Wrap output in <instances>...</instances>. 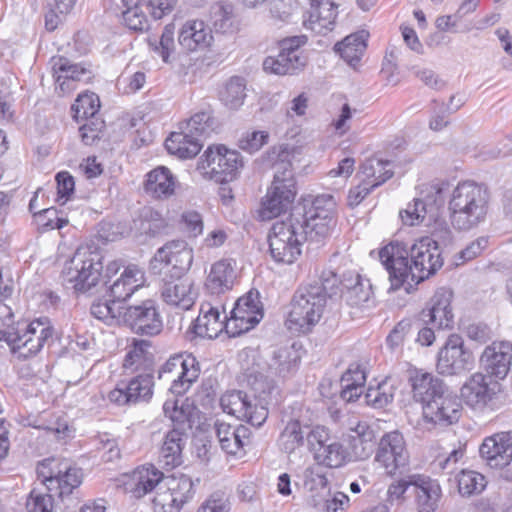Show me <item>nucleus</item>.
I'll return each instance as SVG.
<instances>
[{
    "instance_id": "nucleus-23",
    "label": "nucleus",
    "mask_w": 512,
    "mask_h": 512,
    "mask_svg": "<svg viewBox=\"0 0 512 512\" xmlns=\"http://www.w3.org/2000/svg\"><path fill=\"white\" fill-rule=\"evenodd\" d=\"M512 362V343L509 341H494L487 346L480 363L487 375L496 379H504L510 371Z\"/></svg>"
},
{
    "instance_id": "nucleus-24",
    "label": "nucleus",
    "mask_w": 512,
    "mask_h": 512,
    "mask_svg": "<svg viewBox=\"0 0 512 512\" xmlns=\"http://www.w3.org/2000/svg\"><path fill=\"white\" fill-rule=\"evenodd\" d=\"M408 381L413 399L420 403L422 408L450 389L439 377L418 369L410 372Z\"/></svg>"
},
{
    "instance_id": "nucleus-13",
    "label": "nucleus",
    "mask_w": 512,
    "mask_h": 512,
    "mask_svg": "<svg viewBox=\"0 0 512 512\" xmlns=\"http://www.w3.org/2000/svg\"><path fill=\"white\" fill-rule=\"evenodd\" d=\"M447 182L432 184L424 199H414L407 208L401 210L399 216L405 225H418L426 218H433L444 205L445 192L448 190Z\"/></svg>"
},
{
    "instance_id": "nucleus-18",
    "label": "nucleus",
    "mask_w": 512,
    "mask_h": 512,
    "mask_svg": "<svg viewBox=\"0 0 512 512\" xmlns=\"http://www.w3.org/2000/svg\"><path fill=\"white\" fill-rule=\"evenodd\" d=\"M153 386L152 373H141L131 378L127 384L117 385L109 392L108 399L120 406L148 402L153 396Z\"/></svg>"
},
{
    "instance_id": "nucleus-42",
    "label": "nucleus",
    "mask_w": 512,
    "mask_h": 512,
    "mask_svg": "<svg viewBox=\"0 0 512 512\" xmlns=\"http://www.w3.org/2000/svg\"><path fill=\"white\" fill-rule=\"evenodd\" d=\"M291 214H299L304 223H301L302 230L307 233L308 239L311 242H320L326 238L331 229L335 226V217H325L321 215H315V217H306L305 212L301 211V208L295 207Z\"/></svg>"
},
{
    "instance_id": "nucleus-2",
    "label": "nucleus",
    "mask_w": 512,
    "mask_h": 512,
    "mask_svg": "<svg viewBox=\"0 0 512 512\" xmlns=\"http://www.w3.org/2000/svg\"><path fill=\"white\" fill-rule=\"evenodd\" d=\"M274 169V178L262 201L260 214L270 220L285 212L296 195V181L292 170L293 151L289 145L273 147L268 154Z\"/></svg>"
},
{
    "instance_id": "nucleus-45",
    "label": "nucleus",
    "mask_w": 512,
    "mask_h": 512,
    "mask_svg": "<svg viewBox=\"0 0 512 512\" xmlns=\"http://www.w3.org/2000/svg\"><path fill=\"white\" fill-rule=\"evenodd\" d=\"M163 476V473L153 465L137 468L132 475L133 495L136 498H141L151 492L161 482Z\"/></svg>"
},
{
    "instance_id": "nucleus-9",
    "label": "nucleus",
    "mask_w": 512,
    "mask_h": 512,
    "mask_svg": "<svg viewBox=\"0 0 512 512\" xmlns=\"http://www.w3.org/2000/svg\"><path fill=\"white\" fill-rule=\"evenodd\" d=\"M306 35L286 37L279 41L277 56H268L263 61V70L279 76L294 75L302 71L307 64V57L302 48L307 44Z\"/></svg>"
},
{
    "instance_id": "nucleus-52",
    "label": "nucleus",
    "mask_w": 512,
    "mask_h": 512,
    "mask_svg": "<svg viewBox=\"0 0 512 512\" xmlns=\"http://www.w3.org/2000/svg\"><path fill=\"white\" fill-rule=\"evenodd\" d=\"M458 492L463 497H470L481 493L487 481L479 472L473 470H462L456 477Z\"/></svg>"
},
{
    "instance_id": "nucleus-32",
    "label": "nucleus",
    "mask_w": 512,
    "mask_h": 512,
    "mask_svg": "<svg viewBox=\"0 0 512 512\" xmlns=\"http://www.w3.org/2000/svg\"><path fill=\"white\" fill-rule=\"evenodd\" d=\"M201 138L185 131L179 125L178 132H172L165 141V147L168 153L177 156L180 159L194 158L203 147Z\"/></svg>"
},
{
    "instance_id": "nucleus-44",
    "label": "nucleus",
    "mask_w": 512,
    "mask_h": 512,
    "mask_svg": "<svg viewBox=\"0 0 512 512\" xmlns=\"http://www.w3.org/2000/svg\"><path fill=\"white\" fill-rule=\"evenodd\" d=\"M194 407L188 399H167L163 404V412L173 423L174 428H180L185 432L191 428Z\"/></svg>"
},
{
    "instance_id": "nucleus-7",
    "label": "nucleus",
    "mask_w": 512,
    "mask_h": 512,
    "mask_svg": "<svg viewBox=\"0 0 512 512\" xmlns=\"http://www.w3.org/2000/svg\"><path fill=\"white\" fill-rule=\"evenodd\" d=\"M102 270V257L99 253L77 251L65 263L62 277L64 282L73 284L75 292L92 295L102 278Z\"/></svg>"
},
{
    "instance_id": "nucleus-38",
    "label": "nucleus",
    "mask_w": 512,
    "mask_h": 512,
    "mask_svg": "<svg viewBox=\"0 0 512 512\" xmlns=\"http://www.w3.org/2000/svg\"><path fill=\"white\" fill-rule=\"evenodd\" d=\"M200 365L197 359L190 353H179L172 355L158 370V378L165 374H173L176 377L183 374L184 377H198Z\"/></svg>"
},
{
    "instance_id": "nucleus-3",
    "label": "nucleus",
    "mask_w": 512,
    "mask_h": 512,
    "mask_svg": "<svg viewBox=\"0 0 512 512\" xmlns=\"http://www.w3.org/2000/svg\"><path fill=\"white\" fill-rule=\"evenodd\" d=\"M489 208L488 188L474 181H462L448 201L450 223L455 230L468 232L486 221Z\"/></svg>"
},
{
    "instance_id": "nucleus-36",
    "label": "nucleus",
    "mask_w": 512,
    "mask_h": 512,
    "mask_svg": "<svg viewBox=\"0 0 512 512\" xmlns=\"http://www.w3.org/2000/svg\"><path fill=\"white\" fill-rule=\"evenodd\" d=\"M180 126L185 131L205 140L211 134L218 131L220 122L214 116L213 109L210 106H206L194 113L189 119L181 122Z\"/></svg>"
},
{
    "instance_id": "nucleus-10",
    "label": "nucleus",
    "mask_w": 512,
    "mask_h": 512,
    "mask_svg": "<svg viewBox=\"0 0 512 512\" xmlns=\"http://www.w3.org/2000/svg\"><path fill=\"white\" fill-rule=\"evenodd\" d=\"M193 263V250L183 240H173L160 247L149 264L150 271L155 275L168 269L173 276L186 274Z\"/></svg>"
},
{
    "instance_id": "nucleus-43",
    "label": "nucleus",
    "mask_w": 512,
    "mask_h": 512,
    "mask_svg": "<svg viewBox=\"0 0 512 512\" xmlns=\"http://www.w3.org/2000/svg\"><path fill=\"white\" fill-rule=\"evenodd\" d=\"M150 346L151 344L147 340H134L131 349L125 356L124 368L152 373L153 354L148 350Z\"/></svg>"
},
{
    "instance_id": "nucleus-37",
    "label": "nucleus",
    "mask_w": 512,
    "mask_h": 512,
    "mask_svg": "<svg viewBox=\"0 0 512 512\" xmlns=\"http://www.w3.org/2000/svg\"><path fill=\"white\" fill-rule=\"evenodd\" d=\"M228 319L226 316L221 319L218 308L212 307L209 304L202 305L201 314L195 321L194 332L200 337L215 338L225 329Z\"/></svg>"
},
{
    "instance_id": "nucleus-5",
    "label": "nucleus",
    "mask_w": 512,
    "mask_h": 512,
    "mask_svg": "<svg viewBox=\"0 0 512 512\" xmlns=\"http://www.w3.org/2000/svg\"><path fill=\"white\" fill-rule=\"evenodd\" d=\"M301 223L304 221L299 214H290L273 224L268 243L270 256L276 263L292 264L301 255L303 244L309 241Z\"/></svg>"
},
{
    "instance_id": "nucleus-46",
    "label": "nucleus",
    "mask_w": 512,
    "mask_h": 512,
    "mask_svg": "<svg viewBox=\"0 0 512 512\" xmlns=\"http://www.w3.org/2000/svg\"><path fill=\"white\" fill-rule=\"evenodd\" d=\"M306 424L298 419L290 420L281 432L278 445L286 453H293L305 443Z\"/></svg>"
},
{
    "instance_id": "nucleus-28",
    "label": "nucleus",
    "mask_w": 512,
    "mask_h": 512,
    "mask_svg": "<svg viewBox=\"0 0 512 512\" xmlns=\"http://www.w3.org/2000/svg\"><path fill=\"white\" fill-rule=\"evenodd\" d=\"M56 83L63 92L75 89V82H88L92 78V71L82 64L72 63L66 57L54 60L53 67Z\"/></svg>"
},
{
    "instance_id": "nucleus-53",
    "label": "nucleus",
    "mask_w": 512,
    "mask_h": 512,
    "mask_svg": "<svg viewBox=\"0 0 512 512\" xmlns=\"http://www.w3.org/2000/svg\"><path fill=\"white\" fill-rule=\"evenodd\" d=\"M210 21L218 33L233 32L234 13L233 6L225 3H215L210 8Z\"/></svg>"
},
{
    "instance_id": "nucleus-51",
    "label": "nucleus",
    "mask_w": 512,
    "mask_h": 512,
    "mask_svg": "<svg viewBox=\"0 0 512 512\" xmlns=\"http://www.w3.org/2000/svg\"><path fill=\"white\" fill-rule=\"evenodd\" d=\"M61 465L63 468H57L54 489L58 490L59 497L63 498L65 494H72L73 490L82 483L83 474L81 469L71 467L68 463H63Z\"/></svg>"
},
{
    "instance_id": "nucleus-47",
    "label": "nucleus",
    "mask_w": 512,
    "mask_h": 512,
    "mask_svg": "<svg viewBox=\"0 0 512 512\" xmlns=\"http://www.w3.org/2000/svg\"><path fill=\"white\" fill-rule=\"evenodd\" d=\"M315 459L320 465L330 468H338L350 462L346 448L332 439L324 447L317 449Z\"/></svg>"
},
{
    "instance_id": "nucleus-61",
    "label": "nucleus",
    "mask_w": 512,
    "mask_h": 512,
    "mask_svg": "<svg viewBox=\"0 0 512 512\" xmlns=\"http://www.w3.org/2000/svg\"><path fill=\"white\" fill-rule=\"evenodd\" d=\"M372 295V285L368 279L354 286L352 290L343 292V299L351 307H362L370 301Z\"/></svg>"
},
{
    "instance_id": "nucleus-58",
    "label": "nucleus",
    "mask_w": 512,
    "mask_h": 512,
    "mask_svg": "<svg viewBox=\"0 0 512 512\" xmlns=\"http://www.w3.org/2000/svg\"><path fill=\"white\" fill-rule=\"evenodd\" d=\"M367 405L374 408H384L393 401V387L386 381H382L377 386H369L364 395Z\"/></svg>"
},
{
    "instance_id": "nucleus-6",
    "label": "nucleus",
    "mask_w": 512,
    "mask_h": 512,
    "mask_svg": "<svg viewBox=\"0 0 512 512\" xmlns=\"http://www.w3.org/2000/svg\"><path fill=\"white\" fill-rule=\"evenodd\" d=\"M243 166V157L238 151L223 144H212L199 157L196 170L205 180L227 184L239 177Z\"/></svg>"
},
{
    "instance_id": "nucleus-62",
    "label": "nucleus",
    "mask_w": 512,
    "mask_h": 512,
    "mask_svg": "<svg viewBox=\"0 0 512 512\" xmlns=\"http://www.w3.org/2000/svg\"><path fill=\"white\" fill-rule=\"evenodd\" d=\"M432 220L433 224L430 229L431 236L428 237L432 239L438 247L440 245H451L454 241V233L447 221L445 219H439L438 214L433 218H429V221Z\"/></svg>"
},
{
    "instance_id": "nucleus-30",
    "label": "nucleus",
    "mask_w": 512,
    "mask_h": 512,
    "mask_svg": "<svg viewBox=\"0 0 512 512\" xmlns=\"http://www.w3.org/2000/svg\"><path fill=\"white\" fill-rule=\"evenodd\" d=\"M235 277L231 262L221 259L212 264L205 281V289L210 295L219 296L233 288Z\"/></svg>"
},
{
    "instance_id": "nucleus-1",
    "label": "nucleus",
    "mask_w": 512,
    "mask_h": 512,
    "mask_svg": "<svg viewBox=\"0 0 512 512\" xmlns=\"http://www.w3.org/2000/svg\"><path fill=\"white\" fill-rule=\"evenodd\" d=\"M379 258L389 273L390 290L402 287L409 276L417 283L424 281L444 264L440 247L429 237H422L410 248L392 241L379 251Z\"/></svg>"
},
{
    "instance_id": "nucleus-26",
    "label": "nucleus",
    "mask_w": 512,
    "mask_h": 512,
    "mask_svg": "<svg viewBox=\"0 0 512 512\" xmlns=\"http://www.w3.org/2000/svg\"><path fill=\"white\" fill-rule=\"evenodd\" d=\"M346 441L350 461L366 460L375 450V432L366 422H358L350 427Z\"/></svg>"
},
{
    "instance_id": "nucleus-21",
    "label": "nucleus",
    "mask_w": 512,
    "mask_h": 512,
    "mask_svg": "<svg viewBox=\"0 0 512 512\" xmlns=\"http://www.w3.org/2000/svg\"><path fill=\"white\" fill-rule=\"evenodd\" d=\"M159 291L162 300L167 305L181 310L190 309L197 298L193 282L189 279H184L182 276L171 275L170 280L163 278Z\"/></svg>"
},
{
    "instance_id": "nucleus-8",
    "label": "nucleus",
    "mask_w": 512,
    "mask_h": 512,
    "mask_svg": "<svg viewBox=\"0 0 512 512\" xmlns=\"http://www.w3.org/2000/svg\"><path fill=\"white\" fill-rule=\"evenodd\" d=\"M325 300L318 286L301 285L291 300V309L287 318V327L295 332H305L319 321Z\"/></svg>"
},
{
    "instance_id": "nucleus-63",
    "label": "nucleus",
    "mask_w": 512,
    "mask_h": 512,
    "mask_svg": "<svg viewBox=\"0 0 512 512\" xmlns=\"http://www.w3.org/2000/svg\"><path fill=\"white\" fill-rule=\"evenodd\" d=\"M47 492H42L34 488L29 493L26 501L28 512H53V498Z\"/></svg>"
},
{
    "instance_id": "nucleus-55",
    "label": "nucleus",
    "mask_w": 512,
    "mask_h": 512,
    "mask_svg": "<svg viewBox=\"0 0 512 512\" xmlns=\"http://www.w3.org/2000/svg\"><path fill=\"white\" fill-rule=\"evenodd\" d=\"M34 218L40 232L61 229L69 222L68 218L63 215V211L55 207L46 208L34 213Z\"/></svg>"
},
{
    "instance_id": "nucleus-56",
    "label": "nucleus",
    "mask_w": 512,
    "mask_h": 512,
    "mask_svg": "<svg viewBox=\"0 0 512 512\" xmlns=\"http://www.w3.org/2000/svg\"><path fill=\"white\" fill-rule=\"evenodd\" d=\"M100 108L99 97L95 93L79 95L71 109L76 121L94 118Z\"/></svg>"
},
{
    "instance_id": "nucleus-17",
    "label": "nucleus",
    "mask_w": 512,
    "mask_h": 512,
    "mask_svg": "<svg viewBox=\"0 0 512 512\" xmlns=\"http://www.w3.org/2000/svg\"><path fill=\"white\" fill-rule=\"evenodd\" d=\"M123 321L139 335L154 336L161 332V316L153 300H145L139 305L124 307Z\"/></svg>"
},
{
    "instance_id": "nucleus-39",
    "label": "nucleus",
    "mask_w": 512,
    "mask_h": 512,
    "mask_svg": "<svg viewBox=\"0 0 512 512\" xmlns=\"http://www.w3.org/2000/svg\"><path fill=\"white\" fill-rule=\"evenodd\" d=\"M186 439V433L180 428H173L166 434L160 450L164 466L174 468L182 463V449Z\"/></svg>"
},
{
    "instance_id": "nucleus-40",
    "label": "nucleus",
    "mask_w": 512,
    "mask_h": 512,
    "mask_svg": "<svg viewBox=\"0 0 512 512\" xmlns=\"http://www.w3.org/2000/svg\"><path fill=\"white\" fill-rule=\"evenodd\" d=\"M301 356L293 344L290 347H282L274 352L270 368L273 373L282 379L293 377L300 365Z\"/></svg>"
},
{
    "instance_id": "nucleus-54",
    "label": "nucleus",
    "mask_w": 512,
    "mask_h": 512,
    "mask_svg": "<svg viewBox=\"0 0 512 512\" xmlns=\"http://www.w3.org/2000/svg\"><path fill=\"white\" fill-rule=\"evenodd\" d=\"M390 165V161L369 159L362 164L361 173L365 180L379 182L380 186L393 176V171L388 168Z\"/></svg>"
},
{
    "instance_id": "nucleus-29",
    "label": "nucleus",
    "mask_w": 512,
    "mask_h": 512,
    "mask_svg": "<svg viewBox=\"0 0 512 512\" xmlns=\"http://www.w3.org/2000/svg\"><path fill=\"white\" fill-rule=\"evenodd\" d=\"M142 279V272L136 266H129L124 269L120 277L115 281L110 283L109 280H105L104 285L108 288V297L112 302H115L117 305H123L141 286Z\"/></svg>"
},
{
    "instance_id": "nucleus-50",
    "label": "nucleus",
    "mask_w": 512,
    "mask_h": 512,
    "mask_svg": "<svg viewBox=\"0 0 512 512\" xmlns=\"http://www.w3.org/2000/svg\"><path fill=\"white\" fill-rule=\"evenodd\" d=\"M146 0H122V17L125 25L134 31H144L148 28L146 14L143 11Z\"/></svg>"
},
{
    "instance_id": "nucleus-60",
    "label": "nucleus",
    "mask_w": 512,
    "mask_h": 512,
    "mask_svg": "<svg viewBox=\"0 0 512 512\" xmlns=\"http://www.w3.org/2000/svg\"><path fill=\"white\" fill-rule=\"evenodd\" d=\"M336 203L332 195L323 194L316 196L311 202L310 206L300 207L301 211L305 212L306 217H315L321 215L325 217H334Z\"/></svg>"
},
{
    "instance_id": "nucleus-57",
    "label": "nucleus",
    "mask_w": 512,
    "mask_h": 512,
    "mask_svg": "<svg viewBox=\"0 0 512 512\" xmlns=\"http://www.w3.org/2000/svg\"><path fill=\"white\" fill-rule=\"evenodd\" d=\"M90 310L95 318L110 324L115 320L123 318L124 306L117 305L108 297L105 300L99 299L94 301Z\"/></svg>"
},
{
    "instance_id": "nucleus-16",
    "label": "nucleus",
    "mask_w": 512,
    "mask_h": 512,
    "mask_svg": "<svg viewBox=\"0 0 512 512\" xmlns=\"http://www.w3.org/2000/svg\"><path fill=\"white\" fill-rule=\"evenodd\" d=\"M500 390L501 385L490 376L475 373L462 386L461 396L474 409H493Z\"/></svg>"
},
{
    "instance_id": "nucleus-48",
    "label": "nucleus",
    "mask_w": 512,
    "mask_h": 512,
    "mask_svg": "<svg viewBox=\"0 0 512 512\" xmlns=\"http://www.w3.org/2000/svg\"><path fill=\"white\" fill-rule=\"evenodd\" d=\"M336 17V9L329 0L322 1L317 6L312 5L309 16L311 29L318 33L323 30L332 31Z\"/></svg>"
},
{
    "instance_id": "nucleus-34",
    "label": "nucleus",
    "mask_w": 512,
    "mask_h": 512,
    "mask_svg": "<svg viewBox=\"0 0 512 512\" xmlns=\"http://www.w3.org/2000/svg\"><path fill=\"white\" fill-rule=\"evenodd\" d=\"M176 178L165 166H158L146 175L145 192L155 199H167L174 194Z\"/></svg>"
},
{
    "instance_id": "nucleus-12",
    "label": "nucleus",
    "mask_w": 512,
    "mask_h": 512,
    "mask_svg": "<svg viewBox=\"0 0 512 512\" xmlns=\"http://www.w3.org/2000/svg\"><path fill=\"white\" fill-rule=\"evenodd\" d=\"M375 461L393 476L402 472L409 464V453L403 435L398 431L386 433L380 439Z\"/></svg>"
},
{
    "instance_id": "nucleus-64",
    "label": "nucleus",
    "mask_w": 512,
    "mask_h": 512,
    "mask_svg": "<svg viewBox=\"0 0 512 512\" xmlns=\"http://www.w3.org/2000/svg\"><path fill=\"white\" fill-rule=\"evenodd\" d=\"M303 485L311 492L327 487L328 480L323 467L319 463L305 469L303 473Z\"/></svg>"
},
{
    "instance_id": "nucleus-11",
    "label": "nucleus",
    "mask_w": 512,
    "mask_h": 512,
    "mask_svg": "<svg viewBox=\"0 0 512 512\" xmlns=\"http://www.w3.org/2000/svg\"><path fill=\"white\" fill-rule=\"evenodd\" d=\"M263 318V309L259 301V293L249 291L240 297L226 321L225 330L230 337H237L254 328Z\"/></svg>"
},
{
    "instance_id": "nucleus-19",
    "label": "nucleus",
    "mask_w": 512,
    "mask_h": 512,
    "mask_svg": "<svg viewBox=\"0 0 512 512\" xmlns=\"http://www.w3.org/2000/svg\"><path fill=\"white\" fill-rule=\"evenodd\" d=\"M54 332V327L47 317H40L30 322L21 333L18 357L27 359L36 355L45 345L53 342Z\"/></svg>"
},
{
    "instance_id": "nucleus-22",
    "label": "nucleus",
    "mask_w": 512,
    "mask_h": 512,
    "mask_svg": "<svg viewBox=\"0 0 512 512\" xmlns=\"http://www.w3.org/2000/svg\"><path fill=\"white\" fill-rule=\"evenodd\" d=\"M167 227L168 222L159 211L144 207L133 219L130 234L139 244H146L152 238L164 234Z\"/></svg>"
},
{
    "instance_id": "nucleus-15",
    "label": "nucleus",
    "mask_w": 512,
    "mask_h": 512,
    "mask_svg": "<svg viewBox=\"0 0 512 512\" xmlns=\"http://www.w3.org/2000/svg\"><path fill=\"white\" fill-rule=\"evenodd\" d=\"M473 362V354L464 347L462 337L452 334L438 353L436 367L442 375H456L470 370Z\"/></svg>"
},
{
    "instance_id": "nucleus-27",
    "label": "nucleus",
    "mask_w": 512,
    "mask_h": 512,
    "mask_svg": "<svg viewBox=\"0 0 512 512\" xmlns=\"http://www.w3.org/2000/svg\"><path fill=\"white\" fill-rule=\"evenodd\" d=\"M166 486L168 491L155 498L154 502L162 507L171 506L177 511L190 501L195 493L192 479L184 474L169 477Z\"/></svg>"
},
{
    "instance_id": "nucleus-41",
    "label": "nucleus",
    "mask_w": 512,
    "mask_h": 512,
    "mask_svg": "<svg viewBox=\"0 0 512 512\" xmlns=\"http://www.w3.org/2000/svg\"><path fill=\"white\" fill-rule=\"evenodd\" d=\"M364 31L351 34L334 46V50L352 68L356 69L366 50Z\"/></svg>"
},
{
    "instance_id": "nucleus-59",
    "label": "nucleus",
    "mask_w": 512,
    "mask_h": 512,
    "mask_svg": "<svg viewBox=\"0 0 512 512\" xmlns=\"http://www.w3.org/2000/svg\"><path fill=\"white\" fill-rule=\"evenodd\" d=\"M489 246V237L480 236L468 243L461 251L453 256V265L462 266L479 257Z\"/></svg>"
},
{
    "instance_id": "nucleus-25",
    "label": "nucleus",
    "mask_w": 512,
    "mask_h": 512,
    "mask_svg": "<svg viewBox=\"0 0 512 512\" xmlns=\"http://www.w3.org/2000/svg\"><path fill=\"white\" fill-rule=\"evenodd\" d=\"M479 452L492 468H503L509 465L512 460V431L486 437Z\"/></svg>"
},
{
    "instance_id": "nucleus-31",
    "label": "nucleus",
    "mask_w": 512,
    "mask_h": 512,
    "mask_svg": "<svg viewBox=\"0 0 512 512\" xmlns=\"http://www.w3.org/2000/svg\"><path fill=\"white\" fill-rule=\"evenodd\" d=\"M212 40L211 29L201 20L187 21L178 36L180 46L187 51L208 47Z\"/></svg>"
},
{
    "instance_id": "nucleus-33",
    "label": "nucleus",
    "mask_w": 512,
    "mask_h": 512,
    "mask_svg": "<svg viewBox=\"0 0 512 512\" xmlns=\"http://www.w3.org/2000/svg\"><path fill=\"white\" fill-rule=\"evenodd\" d=\"M215 432L223 451L236 454L248 442L251 431L247 426H232L224 422L215 423Z\"/></svg>"
},
{
    "instance_id": "nucleus-4",
    "label": "nucleus",
    "mask_w": 512,
    "mask_h": 512,
    "mask_svg": "<svg viewBox=\"0 0 512 512\" xmlns=\"http://www.w3.org/2000/svg\"><path fill=\"white\" fill-rule=\"evenodd\" d=\"M253 390L259 394V403L256 402V395L252 399L244 391L233 390L222 395L220 405L224 412L245 420L254 427H260L268 417V409L262 402L268 404L272 394L277 393V387L272 381L261 377L256 379Z\"/></svg>"
},
{
    "instance_id": "nucleus-49",
    "label": "nucleus",
    "mask_w": 512,
    "mask_h": 512,
    "mask_svg": "<svg viewBox=\"0 0 512 512\" xmlns=\"http://www.w3.org/2000/svg\"><path fill=\"white\" fill-rule=\"evenodd\" d=\"M245 79L240 76H233L224 84L219 92L221 102L230 109H237L246 97Z\"/></svg>"
},
{
    "instance_id": "nucleus-14",
    "label": "nucleus",
    "mask_w": 512,
    "mask_h": 512,
    "mask_svg": "<svg viewBox=\"0 0 512 512\" xmlns=\"http://www.w3.org/2000/svg\"><path fill=\"white\" fill-rule=\"evenodd\" d=\"M462 405L458 396L449 389L436 400L428 402L422 409V417L428 428H446L457 423L461 417Z\"/></svg>"
},
{
    "instance_id": "nucleus-35",
    "label": "nucleus",
    "mask_w": 512,
    "mask_h": 512,
    "mask_svg": "<svg viewBox=\"0 0 512 512\" xmlns=\"http://www.w3.org/2000/svg\"><path fill=\"white\" fill-rule=\"evenodd\" d=\"M418 512H436L441 498V487L436 480L429 477H416L414 482Z\"/></svg>"
},
{
    "instance_id": "nucleus-20",
    "label": "nucleus",
    "mask_w": 512,
    "mask_h": 512,
    "mask_svg": "<svg viewBox=\"0 0 512 512\" xmlns=\"http://www.w3.org/2000/svg\"><path fill=\"white\" fill-rule=\"evenodd\" d=\"M452 296L450 290L439 288L420 312L419 320L438 329L452 327Z\"/></svg>"
}]
</instances>
